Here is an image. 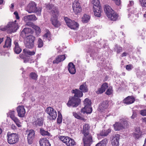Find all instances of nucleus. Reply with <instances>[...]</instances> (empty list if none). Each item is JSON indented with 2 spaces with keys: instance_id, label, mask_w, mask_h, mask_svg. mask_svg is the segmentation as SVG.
Returning a JSON list of instances; mask_svg holds the SVG:
<instances>
[{
  "instance_id": "obj_27",
  "label": "nucleus",
  "mask_w": 146,
  "mask_h": 146,
  "mask_svg": "<svg viewBox=\"0 0 146 146\" xmlns=\"http://www.w3.org/2000/svg\"><path fill=\"white\" fill-rule=\"evenodd\" d=\"M93 9L95 16L98 17H100L102 10L101 8H96L95 7H93Z\"/></svg>"
},
{
  "instance_id": "obj_50",
  "label": "nucleus",
  "mask_w": 146,
  "mask_h": 146,
  "mask_svg": "<svg viewBox=\"0 0 146 146\" xmlns=\"http://www.w3.org/2000/svg\"><path fill=\"white\" fill-rule=\"evenodd\" d=\"M11 118L14 121V122L15 123H18V122H19V120L18 119V118H17V117H15V116L14 117L12 116V118Z\"/></svg>"
},
{
  "instance_id": "obj_29",
  "label": "nucleus",
  "mask_w": 146,
  "mask_h": 146,
  "mask_svg": "<svg viewBox=\"0 0 146 146\" xmlns=\"http://www.w3.org/2000/svg\"><path fill=\"white\" fill-rule=\"evenodd\" d=\"M11 39L9 37L7 36L5 42V44L3 47L4 48L10 47L11 46Z\"/></svg>"
},
{
  "instance_id": "obj_58",
  "label": "nucleus",
  "mask_w": 146,
  "mask_h": 146,
  "mask_svg": "<svg viewBox=\"0 0 146 146\" xmlns=\"http://www.w3.org/2000/svg\"><path fill=\"white\" fill-rule=\"evenodd\" d=\"M59 139L61 140L64 143V136H59L58 137Z\"/></svg>"
},
{
  "instance_id": "obj_40",
  "label": "nucleus",
  "mask_w": 146,
  "mask_h": 146,
  "mask_svg": "<svg viewBox=\"0 0 146 146\" xmlns=\"http://www.w3.org/2000/svg\"><path fill=\"white\" fill-rule=\"evenodd\" d=\"M30 76L32 79L36 80L38 77L37 75L35 72H31L30 73Z\"/></svg>"
},
{
  "instance_id": "obj_44",
  "label": "nucleus",
  "mask_w": 146,
  "mask_h": 146,
  "mask_svg": "<svg viewBox=\"0 0 146 146\" xmlns=\"http://www.w3.org/2000/svg\"><path fill=\"white\" fill-rule=\"evenodd\" d=\"M142 135V133H134L133 134V136L135 139H138L141 137Z\"/></svg>"
},
{
  "instance_id": "obj_1",
  "label": "nucleus",
  "mask_w": 146,
  "mask_h": 146,
  "mask_svg": "<svg viewBox=\"0 0 146 146\" xmlns=\"http://www.w3.org/2000/svg\"><path fill=\"white\" fill-rule=\"evenodd\" d=\"M84 107L82 109L81 111L79 112V114H78L76 113L73 112V116L76 118L81 120H84V118L83 117L85 113L87 114L91 113L92 111V108L91 106V100L88 98H86L84 101Z\"/></svg>"
},
{
  "instance_id": "obj_56",
  "label": "nucleus",
  "mask_w": 146,
  "mask_h": 146,
  "mask_svg": "<svg viewBox=\"0 0 146 146\" xmlns=\"http://www.w3.org/2000/svg\"><path fill=\"white\" fill-rule=\"evenodd\" d=\"M115 4L117 5H119L120 4V0H114Z\"/></svg>"
},
{
  "instance_id": "obj_63",
  "label": "nucleus",
  "mask_w": 146,
  "mask_h": 146,
  "mask_svg": "<svg viewBox=\"0 0 146 146\" xmlns=\"http://www.w3.org/2000/svg\"><path fill=\"white\" fill-rule=\"evenodd\" d=\"M20 123L19 121V122L18 123H16V124L19 127H21V125L19 124Z\"/></svg>"
},
{
  "instance_id": "obj_18",
  "label": "nucleus",
  "mask_w": 146,
  "mask_h": 146,
  "mask_svg": "<svg viewBox=\"0 0 146 146\" xmlns=\"http://www.w3.org/2000/svg\"><path fill=\"white\" fill-rule=\"evenodd\" d=\"M108 87V84L105 82L103 83L100 88L98 89V90L96 91V93L98 94H101L104 92Z\"/></svg>"
},
{
  "instance_id": "obj_6",
  "label": "nucleus",
  "mask_w": 146,
  "mask_h": 146,
  "mask_svg": "<svg viewBox=\"0 0 146 146\" xmlns=\"http://www.w3.org/2000/svg\"><path fill=\"white\" fill-rule=\"evenodd\" d=\"M36 6V4L34 2L32 1L30 3L27 5V11L29 13H36L38 15H40L41 9L40 8L38 9Z\"/></svg>"
},
{
  "instance_id": "obj_26",
  "label": "nucleus",
  "mask_w": 146,
  "mask_h": 146,
  "mask_svg": "<svg viewBox=\"0 0 146 146\" xmlns=\"http://www.w3.org/2000/svg\"><path fill=\"white\" fill-rule=\"evenodd\" d=\"M89 125L88 124L86 123L83 126L82 133L84 135L90 134L89 133Z\"/></svg>"
},
{
  "instance_id": "obj_30",
  "label": "nucleus",
  "mask_w": 146,
  "mask_h": 146,
  "mask_svg": "<svg viewBox=\"0 0 146 146\" xmlns=\"http://www.w3.org/2000/svg\"><path fill=\"white\" fill-rule=\"evenodd\" d=\"M108 142V139L105 138L99 142L95 146H106Z\"/></svg>"
},
{
  "instance_id": "obj_3",
  "label": "nucleus",
  "mask_w": 146,
  "mask_h": 146,
  "mask_svg": "<svg viewBox=\"0 0 146 146\" xmlns=\"http://www.w3.org/2000/svg\"><path fill=\"white\" fill-rule=\"evenodd\" d=\"M17 21L15 20L14 22H9L7 25L4 27H0V29L2 31H7L9 33H11L16 32L19 28L17 23H16Z\"/></svg>"
},
{
  "instance_id": "obj_49",
  "label": "nucleus",
  "mask_w": 146,
  "mask_h": 146,
  "mask_svg": "<svg viewBox=\"0 0 146 146\" xmlns=\"http://www.w3.org/2000/svg\"><path fill=\"white\" fill-rule=\"evenodd\" d=\"M140 114L142 116H146V109L141 110Z\"/></svg>"
},
{
  "instance_id": "obj_17",
  "label": "nucleus",
  "mask_w": 146,
  "mask_h": 146,
  "mask_svg": "<svg viewBox=\"0 0 146 146\" xmlns=\"http://www.w3.org/2000/svg\"><path fill=\"white\" fill-rule=\"evenodd\" d=\"M64 143L67 146H72L76 144V142L72 139L68 137L64 136Z\"/></svg>"
},
{
  "instance_id": "obj_53",
  "label": "nucleus",
  "mask_w": 146,
  "mask_h": 146,
  "mask_svg": "<svg viewBox=\"0 0 146 146\" xmlns=\"http://www.w3.org/2000/svg\"><path fill=\"white\" fill-rule=\"evenodd\" d=\"M14 112L15 111H11L9 112V114L10 115L11 118H12V116H15L14 115Z\"/></svg>"
},
{
  "instance_id": "obj_54",
  "label": "nucleus",
  "mask_w": 146,
  "mask_h": 146,
  "mask_svg": "<svg viewBox=\"0 0 146 146\" xmlns=\"http://www.w3.org/2000/svg\"><path fill=\"white\" fill-rule=\"evenodd\" d=\"M131 65L129 64L126 66V69L128 71H130L131 70Z\"/></svg>"
},
{
  "instance_id": "obj_64",
  "label": "nucleus",
  "mask_w": 146,
  "mask_h": 146,
  "mask_svg": "<svg viewBox=\"0 0 146 146\" xmlns=\"http://www.w3.org/2000/svg\"><path fill=\"white\" fill-rule=\"evenodd\" d=\"M11 128L13 129H15L16 128V127L14 125H12L11 126Z\"/></svg>"
},
{
  "instance_id": "obj_7",
  "label": "nucleus",
  "mask_w": 146,
  "mask_h": 146,
  "mask_svg": "<svg viewBox=\"0 0 146 146\" xmlns=\"http://www.w3.org/2000/svg\"><path fill=\"white\" fill-rule=\"evenodd\" d=\"M128 125V121L123 119H120L119 122H115L113 125V126L115 130L117 131L125 128Z\"/></svg>"
},
{
  "instance_id": "obj_34",
  "label": "nucleus",
  "mask_w": 146,
  "mask_h": 146,
  "mask_svg": "<svg viewBox=\"0 0 146 146\" xmlns=\"http://www.w3.org/2000/svg\"><path fill=\"white\" fill-rule=\"evenodd\" d=\"M111 132V129H110L105 130H103L100 132V134L101 136H107Z\"/></svg>"
},
{
  "instance_id": "obj_48",
  "label": "nucleus",
  "mask_w": 146,
  "mask_h": 146,
  "mask_svg": "<svg viewBox=\"0 0 146 146\" xmlns=\"http://www.w3.org/2000/svg\"><path fill=\"white\" fill-rule=\"evenodd\" d=\"M58 116L57 118V122L58 123H60L62 122V118L61 115H60L59 112H58Z\"/></svg>"
},
{
  "instance_id": "obj_43",
  "label": "nucleus",
  "mask_w": 146,
  "mask_h": 146,
  "mask_svg": "<svg viewBox=\"0 0 146 146\" xmlns=\"http://www.w3.org/2000/svg\"><path fill=\"white\" fill-rule=\"evenodd\" d=\"M46 7L47 9H49V10H51L52 9H53V8H56L57 9V8L56 7H54V5L50 3H48L46 5Z\"/></svg>"
},
{
  "instance_id": "obj_35",
  "label": "nucleus",
  "mask_w": 146,
  "mask_h": 146,
  "mask_svg": "<svg viewBox=\"0 0 146 146\" xmlns=\"http://www.w3.org/2000/svg\"><path fill=\"white\" fill-rule=\"evenodd\" d=\"M92 3L96 8H101L99 0H93Z\"/></svg>"
},
{
  "instance_id": "obj_22",
  "label": "nucleus",
  "mask_w": 146,
  "mask_h": 146,
  "mask_svg": "<svg viewBox=\"0 0 146 146\" xmlns=\"http://www.w3.org/2000/svg\"><path fill=\"white\" fill-rule=\"evenodd\" d=\"M135 101V98L132 96H128L123 100L124 103L127 104H130L133 103Z\"/></svg>"
},
{
  "instance_id": "obj_28",
  "label": "nucleus",
  "mask_w": 146,
  "mask_h": 146,
  "mask_svg": "<svg viewBox=\"0 0 146 146\" xmlns=\"http://www.w3.org/2000/svg\"><path fill=\"white\" fill-rule=\"evenodd\" d=\"M64 60V55H59L57 57L53 62L54 64H58Z\"/></svg>"
},
{
  "instance_id": "obj_15",
  "label": "nucleus",
  "mask_w": 146,
  "mask_h": 146,
  "mask_svg": "<svg viewBox=\"0 0 146 146\" xmlns=\"http://www.w3.org/2000/svg\"><path fill=\"white\" fill-rule=\"evenodd\" d=\"M18 115L21 117H23L25 116V110L23 106H18L17 109Z\"/></svg>"
},
{
  "instance_id": "obj_21",
  "label": "nucleus",
  "mask_w": 146,
  "mask_h": 146,
  "mask_svg": "<svg viewBox=\"0 0 146 146\" xmlns=\"http://www.w3.org/2000/svg\"><path fill=\"white\" fill-rule=\"evenodd\" d=\"M120 136L119 134H116L112 139L111 144L112 146H119V141Z\"/></svg>"
},
{
  "instance_id": "obj_16",
  "label": "nucleus",
  "mask_w": 146,
  "mask_h": 146,
  "mask_svg": "<svg viewBox=\"0 0 146 146\" xmlns=\"http://www.w3.org/2000/svg\"><path fill=\"white\" fill-rule=\"evenodd\" d=\"M108 103L107 101H105L102 102L99 106V111L101 112L104 113V111L107 109L109 106Z\"/></svg>"
},
{
  "instance_id": "obj_25",
  "label": "nucleus",
  "mask_w": 146,
  "mask_h": 146,
  "mask_svg": "<svg viewBox=\"0 0 146 146\" xmlns=\"http://www.w3.org/2000/svg\"><path fill=\"white\" fill-rule=\"evenodd\" d=\"M43 119L42 118H38L33 122V124L36 126H41L43 125Z\"/></svg>"
},
{
  "instance_id": "obj_38",
  "label": "nucleus",
  "mask_w": 146,
  "mask_h": 146,
  "mask_svg": "<svg viewBox=\"0 0 146 146\" xmlns=\"http://www.w3.org/2000/svg\"><path fill=\"white\" fill-rule=\"evenodd\" d=\"M79 2L77 1H74L72 4V9L76 8L79 7H81Z\"/></svg>"
},
{
  "instance_id": "obj_57",
  "label": "nucleus",
  "mask_w": 146,
  "mask_h": 146,
  "mask_svg": "<svg viewBox=\"0 0 146 146\" xmlns=\"http://www.w3.org/2000/svg\"><path fill=\"white\" fill-rule=\"evenodd\" d=\"M134 2L133 1H129V3L127 7H129L130 6H132L133 5Z\"/></svg>"
},
{
  "instance_id": "obj_8",
  "label": "nucleus",
  "mask_w": 146,
  "mask_h": 146,
  "mask_svg": "<svg viewBox=\"0 0 146 146\" xmlns=\"http://www.w3.org/2000/svg\"><path fill=\"white\" fill-rule=\"evenodd\" d=\"M7 137L8 142L9 144H15L19 141L18 135L16 133H11L8 132L7 134Z\"/></svg>"
},
{
  "instance_id": "obj_32",
  "label": "nucleus",
  "mask_w": 146,
  "mask_h": 146,
  "mask_svg": "<svg viewBox=\"0 0 146 146\" xmlns=\"http://www.w3.org/2000/svg\"><path fill=\"white\" fill-rule=\"evenodd\" d=\"M114 50L115 52L117 54H119L122 51V48L119 45L116 44L115 46Z\"/></svg>"
},
{
  "instance_id": "obj_61",
  "label": "nucleus",
  "mask_w": 146,
  "mask_h": 146,
  "mask_svg": "<svg viewBox=\"0 0 146 146\" xmlns=\"http://www.w3.org/2000/svg\"><path fill=\"white\" fill-rule=\"evenodd\" d=\"M127 54L125 52H123L121 54V56H127Z\"/></svg>"
},
{
  "instance_id": "obj_42",
  "label": "nucleus",
  "mask_w": 146,
  "mask_h": 146,
  "mask_svg": "<svg viewBox=\"0 0 146 146\" xmlns=\"http://www.w3.org/2000/svg\"><path fill=\"white\" fill-rule=\"evenodd\" d=\"M74 12L76 14H77L78 13H80L82 10V9L81 7H78L76 8L73 9Z\"/></svg>"
},
{
  "instance_id": "obj_46",
  "label": "nucleus",
  "mask_w": 146,
  "mask_h": 146,
  "mask_svg": "<svg viewBox=\"0 0 146 146\" xmlns=\"http://www.w3.org/2000/svg\"><path fill=\"white\" fill-rule=\"evenodd\" d=\"M113 90L112 89L109 88L107 90L105 93L106 94L108 95H110L112 93Z\"/></svg>"
},
{
  "instance_id": "obj_24",
  "label": "nucleus",
  "mask_w": 146,
  "mask_h": 146,
  "mask_svg": "<svg viewBox=\"0 0 146 146\" xmlns=\"http://www.w3.org/2000/svg\"><path fill=\"white\" fill-rule=\"evenodd\" d=\"M39 142L40 146H49L50 145L49 141L46 138L41 139Z\"/></svg>"
},
{
  "instance_id": "obj_36",
  "label": "nucleus",
  "mask_w": 146,
  "mask_h": 146,
  "mask_svg": "<svg viewBox=\"0 0 146 146\" xmlns=\"http://www.w3.org/2000/svg\"><path fill=\"white\" fill-rule=\"evenodd\" d=\"M90 18V17L88 15L85 14L82 17V21L84 23L88 22Z\"/></svg>"
},
{
  "instance_id": "obj_55",
  "label": "nucleus",
  "mask_w": 146,
  "mask_h": 146,
  "mask_svg": "<svg viewBox=\"0 0 146 146\" xmlns=\"http://www.w3.org/2000/svg\"><path fill=\"white\" fill-rule=\"evenodd\" d=\"M14 14L15 15L16 18L17 19H19V16L18 14L17 11H15L14 12Z\"/></svg>"
},
{
  "instance_id": "obj_41",
  "label": "nucleus",
  "mask_w": 146,
  "mask_h": 146,
  "mask_svg": "<svg viewBox=\"0 0 146 146\" xmlns=\"http://www.w3.org/2000/svg\"><path fill=\"white\" fill-rule=\"evenodd\" d=\"M35 31V32L37 35H38L40 32V28L37 26L35 25L33 27Z\"/></svg>"
},
{
  "instance_id": "obj_11",
  "label": "nucleus",
  "mask_w": 146,
  "mask_h": 146,
  "mask_svg": "<svg viewBox=\"0 0 146 146\" xmlns=\"http://www.w3.org/2000/svg\"><path fill=\"white\" fill-rule=\"evenodd\" d=\"M64 21L68 27L71 29H76L78 28L79 25L77 22L67 17H64Z\"/></svg>"
},
{
  "instance_id": "obj_23",
  "label": "nucleus",
  "mask_w": 146,
  "mask_h": 146,
  "mask_svg": "<svg viewBox=\"0 0 146 146\" xmlns=\"http://www.w3.org/2000/svg\"><path fill=\"white\" fill-rule=\"evenodd\" d=\"M37 19V18L35 15H28L25 16L24 17V20L26 22L29 21H35Z\"/></svg>"
},
{
  "instance_id": "obj_33",
  "label": "nucleus",
  "mask_w": 146,
  "mask_h": 146,
  "mask_svg": "<svg viewBox=\"0 0 146 146\" xmlns=\"http://www.w3.org/2000/svg\"><path fill=\"white\" fill-rule=\"evenodd\" d=\"M23 52L26 55H29L32 56L34 55L35 54V52L34 51H31L28 50L27 49L25 48L23 50Z\"/></svg>"
},
{
  "instance_id": "obj_60",
  "label": "nucleus",
  "mask_w": 146,
  "mask_h": 146,
  "mask_svg": "<svg viewBox=\"0 0 146 146\" xmlns=\"http://www.w3.org/2000/svg\"><path fill=\"white\" fill-rule=\"evenodd\" d=\"M25 55V54L24 55L23 54H21L19 55V56L21 58L23 59L26 57Z\"/></svg>"
},
{
  "instance_id": "obj_51",
  "label": "nucleus",
  "mask_w": 146,
  "mask_h": 146,
  "mask_svg": "<svg viewBox=\"0 0 146 146\" xmlns=\"http://www.w3.org/2000/svg\"><path fill=\"white\" fill-rule=\"evenodd\" d=\"M135 133H142V132L140 130V129L139 127H136L135 129Z\"/></svg>"
},
{
  "instance_id": "obj_45",
  "label": "nucleus",
  "mask_w": 146,
  "mask_h": 146,
  "mask_svg": "<svg viewBox=\"0 0 146 146\" xmlns=\"http://www.w3.org/2000/svg\"><path fill=\"white\" fill-rule=\"evenodd\" d=\"M139 1L142 7H146V0H139Z\"/></svg>"
},
{
  "instance_id": "obj_62",
  "label": "nucleus",
  "mask_w": 146,
  "mask_h": 146,
  "mask_svg": "<svg viewBox=\"0 0 146 146\" xmlns=\"http://www.w3.org/2000/svg\"><path fill=\"white\" fill-rule=\"evenodd\" d=\"M33 23L31 22H28L27 23V25L29 26H31Z\"/></svg>"
},
{
  "instance_id": "obj_37",
  "label": "nucleus",
  "mask_w": 146,
  "mask_h": 146,
  "mask_svg": "<svg viewBox=\"0 0 146 146\" xmlns=\"http://www.w3.org/2000/svg\"><path fill=\"white\" fill-rule=\"evenodd\" d=\"M40 133L41 135L43 136H48L50 135V133L48 132L47 131H45L43 129H40Z\"/></svg>"
},
{
  "instance_id": "obj_47",
  "label": "nucleus",
  "mask_w": 146,
  "mask_h": 146,
  "mask_svg": "<svg viewBox=\"0 0 146 146\" xmlns=\"http://www.w3.org/2000/svg\"><path fill=\"white\" fill-rule=\"evenodd\" d=\"M44 37L47 38L49 41L51 39V36L50 33L47 32L44 35Z\"/></svg>"
},
{
  "instance_id": "obj_20",
  "label": "nucleus",
  "mask_w": 146,
  "mask_h": 146,
  "mask_svg": "<svg viewBox=\"0 0 146 146\" xmlns=\"http://www.w3.org/2000/svg\"><path fill=\"white\" fill-rule=\"evenodd\" d=\"M68 70L69 73L72 74H75L76 70L74 65L72 62L69 63L68 65Z\"/></svg>"
},
{
  "instance_id": "obj_12",
  "label": "nucleus",
  "mask_w": 146,
  "mask_h": 146,
  "mask_svg": "<svg viewBox=\"0 0 146 146\" xmlns=\"http://www.w3.org/2000/svg\"><path fill=\"white\" fill-rule=\"evenodd\" d=\"M82 140L84 146H90L93 142L92 136L90 134L84 135Z\"/></svg>"
},
{
  "instance_id": "obj_39",
  "label": "nucleus",
  "mask_w": 146,
  "mask_h": 146,
  "mask_svg": "<svg viewBox=\"0 0 146 146\" xmlns=\"http://www.w3.org/2000/svg\"><path fill=\"white\" fill-rule=\"evenodd\" d=\"M37 44L38 48H40L42 47L43 45V42L42 40L40 38H38L37 42Z\"/></svg>"
},
{
  "instance_id": "obj_59",
  "label": "nucleus",
  "mask_w": 146,
  "mask_h": 146,
  "mask_svg": "<svg viewBox=\"0 0 146 146\" xmlns=\"http://www.w3.org/2000/svg\"><path fill=\"white\" fill-rule=\"evenodd\" d=\"M24 60V62L25 63H27L29 62V60L28 58H27L26 57L23 59Z\"/></svg>"
},
{
  "instance_id": "obj_4",
  "label": "nucleus",
  "mask_w": 146,
  "mask_h": 146,
  "mask_svg": "<svg viewBox=\"0 0 146 146\" xmlns=\"http://www.w3.org/2000/svg\"><path fill=\"white\" fill-rule=\"evenodd\" d=\"M104 10L107 17L111 20L115 21L118 17V15L114 12L108 5H106L104 7Z\"/></svg>"
},
{
  "instance_id": "obj_5",
  "label": "nucleus",
  "mask_w": 146,
  "mask_h": 146,
  "mask_svg": "<svg viewBox=\"0 0 146 146\" xmlns=\"http://www.w3.org/2000/svg\"><path fill=\"white\" fill-rule=\"evenodd\" d=\"M52 13V17L51 19L52 24L56 27H58L61 25L60 22L57 20V18L59 15L58 9L56 8H53Z\"/></svg>"
},
{
  "instance_id": "obj_13",
  "label": "nucleus",
  "mask_w": 146,
  "mask_h": 146,
  "mask_svg": "<svg viewBox=\"0 0 146 146\" xmlns=\"http://www.w3.org/2000/svg\"><path fill=\"white\" fill-rule=\"evenodd\" d=\"M13 50L15 53L19 54L22 51V48L20 46L19 41L18 40H15L14 43Z\"/></svg>"
},
{
  "instance_id": "obj_52",
  "label": "nucleus",
  "mask_w": 146,
  "mask_h": 146,
  "mask_svg": "<svg viewBox=\"0 0 146 146\" xmlns=\"http://www.w3.org/2000/svg\"><path fill=\"white\" fill-rule=\"evenodd\" d=\"M137 116V114L134 111H133V114L131 116V118L132 119H134Z\"/></svg>"
},
{
  "instance_id": "obj_19",
  "label": "nucleus",
  "mask_w": 146,
  "mask_h": 146,
  "mask_svg": "<svg viewBox=\"0 0 146 146\" xmlns=\"http://www.w3.org/2000/svg\"><path fill=\"white\" fill-rule=\"evenodd\" d=\"M33 33L31 29V28H25L21 32V35L22 36L24 37L25 35L26 36H27V35H30L31 34Z\"/></svg>"
},
{
  "instance_id": "obj_2",
  "label": "nucleus",
  "mask_w": 146,
  "mask_h": 146,
  "mask_svg": "<svg viewBox=\"0 0 146 146\" xmlns=\"http://www.w3.org/2000/svg\"><path fill=\"white\" fill-rule=\"evenodd\" d=\"M72 92L74 94V95L70 100L68 101L67 105L68 107H76L80 104L81 102V99L78 98L82 97L83 94L82 91L77 89L73 90Z\"/></svg>"
},
{
  "instance_id": "obj_9",
  "label": "nucleus",
  "mask_w": 146,
  "mask_h": 146,
  "mask_svg": "<svg viewBox=\"0 0 146 146\" xmlns=\"http://www.w3.org/2000/svg\"><path fill=\"white\" fill-rule=\"evenodd\" d=\"M45 112L48 114L47 116L48 118L50 120L55 119L57 117V113L56 111L51 107H48L45 110Z\"/></svg>"
},
{
  "instance_id": "obj_10",
  "label": "nucleus",
  "mask_w": 146,
  "mask_h": 146,
  "mask_svg": "<svg viewBox=\"0 0 146 146\" xmlns=\"http://www.w3.org/2000/svg\"><path fill=\"white\" fill-rule=\"evenodd\" d=\"M35 37L33 36L29 35H27L25 42V46L29 48H32L34 46V41Z\"/></svg>"
},
{
  "instance_id": "obj_14",
  "label": "nucleus",
  "mask_w": 146,
  "mask_h": 146,
  "mask_svg": "<svg viewBox=\"0 0 146 146\" xmlns=\"http://www.w3.org/2000/svg\"><path fill=\"white\" fill-rule=\"evenodd\" d=\"M35 137V132L33 130H30L27 136L28 143L29 144H31L33 142Z\"/></svg>"
},
{
  "instance_id": "obj_31",
  "label": "nucleus",
  "mask_w": 146,
  "mask_h": 146,
  "mask_svg": "<svg viewBox=\"0 0 146 146\" xmlns=\"http://www.w3.org/2000/svg\"><path fill=\"white\" fill-rule=\"evenodd\" d=\"M79 89L82 91V92H86L88 91V89L86 83L81 85L80 86Z\"/></svg>"
}]
</instances>
